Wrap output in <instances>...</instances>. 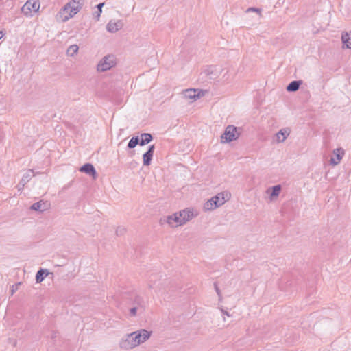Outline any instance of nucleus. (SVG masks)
<instances>
[{"label": "nucleus", "instance_id": "nucleus-21", "mask_svg": "<svg viewBox=\"0 0 351 351\" xmlns=\"http://www.w3.org/2000/svg\"><path fill=\"white\" fill-rule=\"evenodd\" d=\"M342 43L346 45V48L351 49V36L348 32H343L341 35Z\"/></svg>", "mask_w": 351, "mask_h": 351}, {"label": "nucleus", "instance_id": "nucleus-33", "mask_svg": "<svg viewBox=\"0 0 351 351\" xmlns=\"http://www.w3.org/2000/svg\"><path fill=\"white\" fill-rule=\"evenodd\" d=\"M221 312L223 315H226L227 316H229V314L227 311L221 309Z\"/></svg>", "mask_w": 351, "mask_h": 351}, {"label": "nucleus", "instance_id": "nucleus-35", "mask_svg": "<svg viewBox=\"0 0 351 351\" xmlns=\"http://www.w3.org/2000/svg\"><path fill=\"white\" fill-rule=\"evenodd\" d=\"M17 186H18L19 191H21L23 189V187H22V185H20V182L19 183Z\"/></svg>", "mask_w": 351, "mask_h": 351}, {"label": "nucleus", "instance_id": "nucleus-10", "mask_svg": "<svg viewBox=\"0 0 351 351\" xmlns=\"http://www.w3.org/2000/svg\"><path fill=\"white\" fill-rule=\"evenodd\" d=\"M80 171L81 172L85 173L86 174L90 176H92L94 179H95L97 177L96 170L94 166L90 163H86L84 165H82L80 167Z\"/></svg>", "mask_w": 351, "mask_h": 351}, {"label": "nucleus", "instance_id": "nucleus-4", "mask_svg": "<svg viewBox=\"0 0 351 351\" xmlns=\"http://www.w3.org/2000/svg\"><path fill=\"white\" fill-rule=\"evenodd\" d=\"M198 215V212L191 208H188L184 210L178 212L179 217V225H183L190 220L193 219Z\"/></svg>", "mask_w": 351, "mask_h": 351}, {"label": "nucleus", "instance_id": "nucleus-30", "mask_svg": "<svg viewBox=\"0 0 351 351\" xmlns=\"http://www.w3.org/2000/svg\"><path fill=\"white\" fill-rule=\"evenodd\" d=\"M256 12L257 13H258L259 14H261V10L259 9V8H249L247 10V12Z\"/></svg>", "mask_w": 351, "mask_h": 351}, {"label": "nucleus", "instance_id": "nucleus-24", "mask_svg": "<svg viewBox=\"0 0 351 351\" xmlns=\"http://www.w3.org/2000/svg\"><path fill=\"white\" fill-rule=\"evenodd\" d=\"M134 304L136 305V306L144 310L145 308V302L144 300L140 296H136L134 299Z\"/></svg>", "mask_w": 351, "mask_h": 351}, {"label": "nucleus", "instance_id": "nucleus-3", "mask_svg": "<svg viewBox=\"0 0 351 351\" xmlns=\"http://www.w3.org/2000/svg\"><path fill=\"white\" fill-rule=\"evenodd\" d=\"M238 128L229 125H228L223 134L221 136V143H230L234 140H237L240 134L237 132Z\"/></svg>", "mask_w": 351, "mask_h": 351}, {"label": "nucleus", "instance_id": "nucleus-9", "mask_svg": "<svg viewBox=\"0 0 351 351\" xmlns=\"http://www.w3.org/2000/svg\"><path fill=\"white\" fill-rule=\"evenodd\" d=\"M152 332L147 331L145 329H141L139 330L133 332L134 338L136 339L138 346L141 343H144L151 336Z\"/></svg>", "mask_w": 351, "mask_h": 351}, {"label": "nucleus", "instance_id": "nucleus-31", "mask_svg": "<svg viewBox=\"0 0 351 351\" xmlns=\"http://www.w3.org/2000/svg\"><path fill=\"white\" fill-rule=\"evenodd\" d=\"M337 158L338 161H335V160L333 158H332L330 160L331 164L337 165L339 162V160L341 159V156L339 154L337 155Z\"/></svg>", "mask_w": 351, "mask_h": 351}, {"label": "nucleus", "instance_id": "nucleus-5", "mask_svg": "<svg viewBox=\"0 0 351 351\" xmlns=\"http://www.w3.org/2000/svg\"><path fill=\"white\" fill-rule=\"evenodd\" d=\"M115 58L114 56L108 55L104 57L98 63L97 69L99 72H104L115 65Z\"/></svg>", "mask_w": 351, "mask_h": 351}, {"label": "nucleus", "instance_id": "nucleus-26", "mask_svg": "<svg viewBox=\"0 0 351 351\" xmlns=\"http://www.w3.org/2000/svg\"><path fill=\"white\" fill-rule=\"evenodd\" d=\"M156 275L152 274L149 278L148 286L150 289L155 287Z\"/></svg>", "mask_w": 351, "mask_h": 351}, {"label": "nucleus", "instance_id": "nucleus-28", "mask_svg": "<svg viewBox=\"0 0 351 351\" xmlns=\"http://www.w3.org/2000/svg\"><path fill=\"white\" fill-rule=\"evenodd\" d=\"M139 309L137 306H134L130 309V314L131 316H135L136 315L137 310Z\"/></svg>", "mask_w": 351, "mask_h": 351}, {"label": "nucleus", "instance_id": "nucleus-11", "mask_svg": "<svg viewBox=\"0 0 351 351\" xmlns=\"http://www.w3.org/2000/svg\"><path fill=\"white\" fill-rule=\"evenodd\" d=\"M154 149H155L154 145H149L147 151L143 154V165L145 166H148L150 165L151 161L153 158Z\"/></svg>", "mask_w": 351, "mask_h": 351}, {"label": "nucleus", "instance_id": "nucleus-29", "mask_svg": "<svg viewBox=\"0 0 351 351\" xmlns=\"http://www.w3.org/2000/svg\"><path fill=\"white\" fill-rule=\"evenodd\" d=\"M214 286H215V291H216V292L217 293V295L219 296V300L220 301L221 300V291H220L219 288L218 287V286H217L216 282L214 283Z\"/></svg>", "mask_w": 351, "mask_h": 351}, {"label": "nucleus", "instance_id": "nucleus-6", "mask_svg": "<svg viewBox=\"0 0 351 351\" xmlns=\"http://www.w3.org/2000/svg\"><path fill=\"white\" fill-rule=\"evenodd\" d=\"M40 8L39 0H28L22 7L21 12L26 16H32Z\"/></svg>", "mask_w": 351, "mask_h": 351}, {"label": "nucleus", "instance_id": "nucleus-7", "mask_svg": "<svg viewBox=\"0 0 351 351\" xmlns=\"http://www.w3.org/2000/svg\"><path fill=\"white\" fill-rule=\"evenodd\" d=\"M138 346L136 339L134 338L133 332L128 334L125 336V339L120 343V347L123 349H132Z\"/></svg>", "mask_w": 351, "mask_h": 351}, {"label": "nucleus", "instance_id": "nucleus-34", "mask_svg": "<svg viewBox=\"0 0 351 351\" xmlns=\"http://www.w3.org/2000/svg\"><path fill=\"white\" fill-rule=\"evenodd\" d=\"M5 35V33L3 31H0V39H1Z\"/></svg>", "mask_w": 351, "mask_h": 351}, {"label": "nucleus", "instance_id": "nucleus-19", "mask_svg": "<svg viewBox=\"0 0 351 351\" xmlns=\"http://www.w3.org/2000/svg\"><path fill=\"white\" fill-rule=\"evenodd\" d=\"M270 190L271 191L270 193V199H273L274 197H276L279 195V193L281 191V186L278 184V185H275L271 188H269L267 190V193H269Z\"/></svg>", "mask_w": 351, "mask_h": 351}, {"label": "nucleus", "instance_id": "nucleus-15", "mask_svg": "<svg viewBox=\"0 0 351 351\" xmlns=\"http://www.w3.org/2000/svg\"><path fill=\"white\" fill-rule=\"evenodd\" d=\"M302 84V80H293L287 85L286 89L288 92H295L300 88Z\"/></svg>", "mask_w": 351, "mask_h": 351}, {"label": "nucleus", "instance_id": "nucleus-18", "mask_svg": "<svg viewBox=\"0 0 351 351\" xmlns=\"http://www.w3.org/2000/svg\"><path fill=\"white\" fill-rule=\"evenodd\" d=\"M49 274V273L47 269H39L36 274V282L37 283H40Z\"/></svg>", "mask_w": 351, "mask_h": 351}, {"label": "nucleus", "instance_id": "nucleus-22", "mask_svg": "<svg viewBox=\"0 0 351 351\" xmlns=\"http://www.w3.org/2000/svg\"><path fill=\"white\" fill-rule=\"evenodd\" d=\"M137 145H140V138L138 136H133L128 142V149H133Z\"/></svg>", "mask_w": 351, "mask_h": 351}, {"label": "nucleus", "instance_id": "nucleus-27", "mask_svg": "<svg viewBox=\"0 0 351 351\" xmlns=\"http://www.w3.org/2000/svg\"><path fill=\"white\" fill-rule=\"evenodd\" d=\"M21 285V282H18L13 285L10 288L11 294L13 295L16 291L19 289V287Z\"/></svg>", "mask_w": 351, "mask_h": 351}, {"label": "nucleus", "instance_id": "nucleus-2", "mask_svg": "<svg viewBox=\"0 0 351 351\" xmlns=\"http://www.w3.org/2000/svg\"><path fill=\"white\" fill-rule=\"evenodd\" d=\"M226 201L224 194L223 193H219L204 203V210H213L223 205Z\"/></svg>", "mask_w": 351, "mask_h": 351}, {"label": "nucleus", "instance_id": "nucleus-14", "mask_svg": "<svg viewBox=\"0 0 351 351\" xmlns=\"http://www.w3.org/2000/svg\"><path fill=\"white\" fill-rule=\"evenodd\" d=\"M290 134V130L288 128H282L276 134V141L278 143H282L284 142L287 136Z\"/></svg>", "mask_w": 351, "mask_h": 351}, {"label": "nucleus", "instance_id": "nucleus-17", "mask_svg": "<svg viewBox=\"0 0 351 351\" xmlns=\"http://www.w3.org/2000/svg\"><path fill=\"white\" fill-rule=\"evenodd\" d=\"M179 217L178 216V213H176L171 215H169L167 217L166 221L171 226H178L179 225Z\"/></svg>", "mask_w": 351, "mask_h": 351}, {"label": "nucleus", "instance_id": "nucleus-32", "mask_svg": "<svg viewBox=\"0 0 351 351\" xmlns=\"http://www.w3.org/2000/svg\"><path fill=\"white\" fill-rule=\"evenodd\" d=\"M125 232L124 228H118L116 230L117 235L122 234Z\"/></svg>", "mask_w": 351, "mask_h": 351}, {"label": "nucleus", "instance_id": "nucleus-16", "mask_svg": "<svg viewBox=\"0 0 351 351\" xmlns=\"http://www.w3.org/2000/svg\"><path fill=\"white\" fill-rule=\"evenodd\" d=\"M34 176V171L32 169L27 170L23 176L21 181L20 185H22V187H24L25 185L30 180V179Z\"/></svg>", "mask_w": 351, "mask_h": 351}, {"label": "nucleus", "instance_id": "nucleus-1", "mask_svg": "<svg viewBox=\"0 0 351 351\" xmlns=\"http://www.w3.org/2000/svg\"><path fill=\"white\" fill-rule=\"evenodd\" d=\"M84 0H71L67 3L61 10L58 14L62 21H66L74 16L82 8Z\"/></svg>", "mask_w": 351, "mask_h": 351}, {"label": "nucleus", "instance_id": "nucleus-13", "mask_svg": "<svg viewBox=\"0 0 351 351\" xmlns=\"http://www.w3.org/2000/svg\"><path fill=\"white\" fill-rule=\"evenodd\" d=\"M49 206L50 204L48 202H44L41 200L33 204L30 208L36 211L43 212L47 210L49 208Z\"/></svg>", "mask_w": 351, "mask_h": 351}, {"label": "nucleus", "instance_id": "nucleus-20", "mask_svg": "<svg viewBox=\"0 0 351 351\" xmlns=\"http://www.w3.org/2000/svg\"><path fill=\"white\" fill-rule=\"evenodd\" d=\"M153 139V136L149 133H142L141 134L140 145L143 146L150 143Z\"/></svg>", "mask_w": 351, "mask_h": 351}, {"label": "nucleus", "instance_id": "nucleus-8", "mask_svg": "<svg viewBox=\"0 0 351 351\" xmlns=\"http://www.w3.org/2000/svg\"><path fill=\"white\" fill-rule=\"evenodd\" d=\"M183 95L185 98L196 101L197 99L204 96V91L199 89L189 88L183 91Z\"/></svg>", "mask_w": 351, "mask_h": 351}, {"label": "nucleus", "instance_id": "nucleus-12", "mask_svg": "<svg viewBox=\"0 0 351 351\" xmlns=\"http://www.w3.org/2000/svg\"><path fill=\"white\" fill-rule=\"evenodd\" d=\"M123 24L121 20L117 21H110L106 25V29L111 33H114L121 29Z\"/></svg>", "mask_w": 351, "mask_h": 351}, {"label": "nucleus", "instance_id": "nucleus-23", "mask_svg": "<svg viewBox=\"0 0 351 351\" xmlns=\"http://www.w3.org/2000/svg\"><path fill=\"white\" fill-rule=\"evenodd\" d=\"M104 5V3H100L97 5V10L93 13V18L98 21L100 18L101 14L102 12V8Z\"/></svg>", "mask_w": 351, "mask_h": 351}, {"label": "nucleus", "instance_id": "nucleus-25", "mask_svg": "<svg viewBox=\"0 0 351 351\" xmlns=\"http://www.w3.org/2000/svg\"><path fill=\"white\" fill-rule=\"evenodd\" d=\"M79 47L77 45H71L67 51L66 53L69 56H73L78 51Z\"/></svg>", "mask_w": 351, "mask_h": 351}]
</instances>
